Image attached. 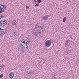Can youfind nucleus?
Instances as JSON below:
<instances>
[{
  "mask_svg": "<svg viewBox=\"0 0 79 79\" xmlns=\"http://www.w3.org/2000/svg\"><path fill=\"white\" fill-rule=\"evenodd\" d=\"M66 51L65 52V53H68V50H66Z\"/></svg>",
  "mask_w": 79,
  "mask_h": 79,
  "instance_id": "412c9836",
  "label": "nucleus"
},
{
  "mask_svg": "<svg viewBox=\"0 0 79 79\" xmlns=\"http://www.w3.org/2000/svg\"><path fill=\"white\" fill-rule=\"evenodd\" d=\"M52 44L51 40H49L46 41L45 43V47L48 48L50 47Z\"/></svg>",
  "mask_w": 79,
  "mask_h": 79,
  "instance_id": "20e7f679",
  "label": "nucleus"
},
{
  "mask_svg": "<svg viewBox=\"0 0 79 79\" xmlns=\"http://www.w3.org/2000/svg\"><path fill=\"white\" fill-rule=\"evenodd\" d=\"M15 76V74L11 72L9 73V77L10 79H13V77H14V76Z\"/></svg>",
  "mask_w": 79,
  "mask_h": 79,
  "instance_id": "0eeeda50",
  "label": "nucleus"
},
{
  "mask_svg": "<svg viewBox=\"0 0 79 79\" xmlns=\"http://www.w3.org/2000/svg\"><path fill=\"white\" fill-rule=\"evenodd\" d=\"M2 12H3V11L0 9V14L2 13Z\"/></svg>",
  "mask_w": 79,
  "mask_h": 79,
  "instance_id": "a211bd4d",
  "label": "nucleus"
},
{
  "mask_svg": "<svg viewBox=\"0 0 79 79\" xmlns=\"http://www.w3.org/2000/svg\"><path fill=\"white\" fill-rule=\"evenodd\" d=\"M5 32L3 31H0V37H2L3 35H4V34H5Z\"/></svg>",
  "mask_w": 79,
  "mask_h": 79,
  "instance_id": "1a4fd4ad",
  "label": "nucleus"
},
{
  "mask_svg": "<svg viewBox=\"0 0 79 79\" xmlns=\"http://www.w3.org/2000/svg\"><path fill=\"white\" fill-rule=\"evenodd\" d=\"M7 25V21L5 20H2L0 22V26L5 27Z\"/></svg>",
  "mask_w": 79,
  "mask_h": 79,
  "instance_id": "7ed1b4c3",
  "label": "nucleus"
},
{
  "mask_svg": "<svg viewBox=\"0 0 79 79\" xmlns=\"http://www.w3.org/2000/svg\"><path fill=\"white\" fill-rule=\"evenodd\" d=\"M4 18V17L2 16H0V20L1 19V18Z\"/></svg>",
  "mask_w": 79,
  "mask_h": 79,
  "instance_id": "aec40b11",
  "label": "nucleus"
},
{
  "mask_svg": "<svg viewBox=\"0 0 79 79\" xmlns=\"http://www.w3.org/2000/svg\"><path fill=\"white\" fill-rule=\"evenodd\" d=\"M35 28L33 31V35H38L42 34L43 31L42 27L40 25H36L35 26Z\"/></svg>",
  "mask_w": 79,
  "mask_h": 79,
  "instance_id": "f257e3e1",
  "label": "nucleus"
},
{
  "mask_svg": "<svg viewBox=\"0 0 79 79\" xmlns=\"http://www.w3.org/2000/svg\"><path fill=\"white\" fill-rule=\"evenodd\" d=\"M66 17H65L63 19L62 22L63 23H64V22H66Z\"/></svg>",
  "mask_w": 79,
  "mask_h": 79,
  "instance_id": "ddd939ff",
  "label": "nucleus"
},
{
  "mask_svg": "<svg viewBox=\"0 0 79 79\" xmlns=\"http://www.w3.org/2000/svg\"><path fill=\"white\" fill-rule=\"evenodd\" d=\"M3 77V74H2L0 75V79Z\"/></svg>",
  "mask_w": 79,
  "mask_h": 79,
  "instance_id": "4468645a",
  "label": "nucleus"
},
{
  "mask_svg": "<svg viewBox=\"0 0 79 79\" xmlns=\"http://www.w3.org/2000/svg\"><path fill=\"white\" fill-rule=\"evenodd\" d=\"M13 34L14 35V36H15V37H17L18 35H17V32H16V31H13Z\"/></svg>",
  "mask_w": 79,
  "mask_h": 79,
  "instance_id": "9b49d317",
  "label": "nucleus"
},
{
  "mask_svg": "<svg viewBox=\"0 0 79 79\" xmlns=\"http://www.w3.org/2000/svg\"><path fill=\"white\" fill-rule=\"evenodd\" d=\"M0 30H3V29H2L0 27Z\"/></svg>",
  "mask_w": 79,
  "mask_h": 79,
  "instance_id": "b1692460",
  "label": "nucleus"
},
{
  "mask_svg": "<svg viewBox=\"0 0 79 79\" xmlns=\"http://www.w3.org/2000/svg\"><path fill=\"white\" fill-rule=\"evenodd\" d=\"M4 66V65L3 64H2V65L1 66V68H3Z\"/></svg>",
  "mask_w": 79,
  "mask_h": 79,
  "instance_id": "6ab92c4d",
  "label": "nucleus"
},
{
  "mask_svg": "<svg viewBox=\"0 0 79 79\" xmlns=\"http://www.w3.org/2000/svg\"><path fill=\"white\" fill-rule=\"evenodd\" d=\"M16 23H17L16 21L15 20H13L11 22V24L12 25H13V26L16 25Z\"/></svg>",
  "mask_w": 79,
  "mask_h": 79,
  "instance_id": "9d476101",
  "label": "nucleus"
},
{
  "mask_svg": "<svg viewBox=\"0 0 79 79\" xmlns=\"http://www.w3.org/2000/svg\"><path fill=\"white\" fill-rule=\"evenodd\" d=\"M51 79H55V77H53Z\"/></svg>",
  "mask_w": 79,
  "mask_h": 79,
  "instance_id": "4be33fe9",
  "label": "nucleus"
},
{
  "mask_svg": "<svg viewBox=\"0 0 79 79\" xmlns=\"http://www.w3.org/2000/svg\"><path fill=\"white\" fill-rule=\"evenodd\" d=\"M70 37H71V39H73V36H71Z\"/></svg>",
  "mask_w": 79,
  "mask_h": 79,
  "instance_id": "5701e85b",
  "label": "nucleus"
},
{
  "mask_svg": "<svg viewBox=\"0 0 79 79\" xmlns=\"http://www.w3.org/2000/svg\"><path fill=\"white\" fill-rule=\"evenodd\" d=\"M0 9L2 12H5L6 11V6L5 5H1L0 6Z\"/></svg>",
  "mask_w": 79,
  "mask_h": 79,
  "instance_id": "423d86ee",
  "label": "nucleus"
},
{
  "mask_svg": "<svg viewBox=\"0 0 79 79\" xmlns=\"http://www.w3.org/2000/svg\"><path fill=\"white\" fill-rule=\"evenodd\" d=\"M48 18V15H47L43 16L42 17V20L45 21V20H47Z\"/></svg>",
  "mask_w": 79,
  "mask_h": 79,
  "instance_id": "6e6552de",
  "label": "nucleus"
},
{
  "mask_svg": "<svg viewBox=\"0 0 79 79\" xmlns=\"http://www.w3.org/2000/svg\"><path fill=\"white\" fill-rule=\"evenodd\" d=\"M26 9H29V7L28 6H26Z\"/></svg>",
  "mask_w": 79,
  "mask_h": 79,
  "instance_id": "dca6fc26",
  "label": "nucleus"
},
{
  "mask_svg": "<svg viewBox=\"0 0 79 79\" xmlns=\"http://www.w3.org/2000/svg\"><path fill=\"white\" fill-rule=\"evenodd\" d=\"M38 3H41V0H38Z\"/></svg>",
  "mask_w": 79,
  "mask_h": 79,
  "instance_id": "f3484780",
  "label": "nucleus"
},
{
  "mask_svg": "<svg viewBox=\"0 0 79 79\" xmlns=\"http://www.w3.org/2000/svg\"><path fill=\"white\" fill-rule=\"evenodd\" d=\"M29 44V41L28 40L26 39H23L21 42V47L22 48L26 49V48H28Z\"/></svg>",
  "mask_w": 79,
  "mask_h": 79,
  "instance_id": "f03ea898",
  "label": "nucleus"
},
{
  "mask_svg": "<svg viewBox=\"0 0 79 79\" xmlns=\"http://www.w3.org/2000/svg\"><path fill=\"white\" fill-rule=\"evenodd\" d=\"M33 74L31 70H28L27 72L26 75L28 78H31Z\"/></svg>",
  "mask_w": 79,
  "mask_h": 79,
  "instance_id": "39448f33",
  "label": "nucleus"
},
{
  "mask_svg": "<svg viewBox=\"0 0 79 79\" xmlns=\"http://www.w3.org/2000/svg\"><path fill=\"white\" fill-rule=\"evenodd\" d=\"M70 44H71L70 40H68L67 41V45H68V46L70 45Z\"/></svg>",
  "mask_w": 79,
  "mask_h": 79,
  "instance_id": "f8f14e48",
  "label": "nucleus"
},
{
  "mask_svg": "<svg viewBox=\"0 0 79 79\" xmlns=\"http://www.w3.org/2000/svg\"><path fill=\"white\" fill-rule=\"evenodd\" d=\"M39 4L38 3L35 5V6L36 7V6H39Z\"/></svg>",
  "mask_w": 79,
  "mask_h": 79,
  "instance_id": "2eb2a0df",
  "label": "nucleus"
}]
</instances>
